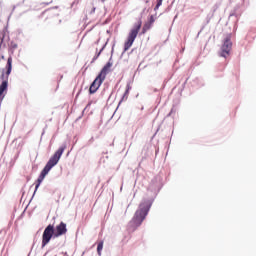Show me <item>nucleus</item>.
Returning a JSON list of instances; mask_svg holds the SVG:
<instances>
[{
	"label": "nucleus",
	"instance_id": "nucleus-13",
	"mask_svg": "<svg viewBox=\"0 0 256 256\" xmlns=\"http://www.w3.org/2000/svg\"><path fill=\"white\" fill-rule=\"evenodd\" d=\"M150 25H153L155 23V17L150 16V20L148 21Z\"/></svg>",
	"mask_w": 256,
	"mask_h": 256
},
{
	"label": "nucleus",
	"instance_id": "nucleus-9",
	"mask_svg": "<svg viewBox=\"0 0 256 256\" xmlns=\"http://www.w3.org/2000/svg\"><path fill=\"white\" fill-rule=\"evenodd\" d=\"M151 27H153V25L150 24L149 22H146L142 28V35H145L147 33V31H149V29H151Z\"/></svg>",
	"mask_w": 256,
	"mask_h": 256
},
{
	"label": "nucleus",
	"instance_id": "nucleus-6",
	"mask_svg": "<svg viewBox=\"0 0 256 256\" xmlns=\"http://www.w3.org/2000/svg\"><path fill=\"white\" fill-rule=\"evenodd\" d=\"M233 48V43L231 42V34H228L224 40V43L221 47L220 57L227 59L231 54V49Z\"/></svg>",
	"mask_w": 256,
	"mask_h": 256
},
{
	"label": "nucleus",
	"instance_id": "nucleus-14",
	"mask_svg": "<svg viewBox=\"0 0 256 256\" xmlns=\"http://www.w3.org/2000/svg\"><path fill=\"white\" fill-rule=\"evenodd\" d=\"M127 95H129V89H127V90L125 91V93H124V95H123V97H122L120 103L123 102V99H125V97H127Z\"/></svg>",
	"mask_w": 256,
	"mask_h": 256
},
{
	"label": "nucleus",
	"instance_id": "nucleus-15",
	"mask_svg": "<svg viewBox=\"0 0 256 256\" xmlns=\"http://www.w3.org/2000/svg\"><path fill=\"white\" fill-rule=\"evenodd\" d=\"M103 51V49H101L98 53H97V55L94 57V61H95V59H99V56L101 55V52Z\"/></svg>",
	"mask_w": 256,
	"mask_h": 256
},
{
	"label": "nucleus",
	"instance_id": "nucleus-8",
	"mask_svg": "<svg viewBox=\"0 0 256 256\" xmlns=\"http://www.w3.org/2000/svg\"><path fill=\"white\" fill-rule=\"evenodd\" d=\"M111 67H113V63L108 62L100 71V73L98 74V77L102 78L105 80V78L107 77V74L109 73V71L111 70Z\"/></svg>",
	"mask_w": 256,
	"mask_h": 256
},
{
	"label": "nucleus",
	"instance_id": "nucleus-3",
	"mask_svg": "<svg viewBox=\"0 0 256 256\" xmlns=\"http://www.w3.org/2000/svg\"><path fill=\"white\" fill-rule=\"evenodd\" d=\"M12 63L13 58L9 57L6 65V76L5 70H3L1 74L2 83L0 85V101H3V99H5V93H7V89L9 87V75H11V71L13 69Z\"/></svg>",
	"mask_w": 256,
	"mask_h": 256
},
{
	"label": "nucleus",
	"instance_id": "nucleus-2",
	"mask_svg": "<svg viewBox=\"0 0 256 256\" xmlns=\"http://www.w3.org/2000/svg\"><path fill=\"white\" fill-rule=\"evenodd\" d=\"M67 234V224L64 222H61L59 225L53 226V225H48L43 234H42V247H45L49 245V241L53 238V235L56 237H61V235H66Z\"/></svg>",
	"mask_w": 256,
	"mask_h": 256
},
{
	"label": "nucleus",
	"instance_id": "nucleus-4",
	"mask_svg": "<svg viewBox=\"0 0 256 256\" xmlns=\"http://www.w3.org/2000/svg\"><path fill=\"white\" fill-rule=\"evenodd\" d=\"M148 213L149 206L145 203L140 204L139 209L135 212L133 219L130 221V225L135 228L140 227Z\"/></svg>",
	"mask_w": 256,
	"mask_h": 256
},
{
	"label": "nucleus",
	"instance_id": "nucleus-11",
	"mask_svg": "<svg viewBox=\"0 0 256 256\" xmlns=\"http://www.w3.org/2000/svg\"><path fill=\"white\" fill-rule=\"evenodd\" d=\"M163 5V0H157V4L154 8V11H157Z\"/></svg>",
	"mask_w": 256,
	"mask_h": 256
},
{
	"label": "nucleus",
	"instance_id": "nucleus-5",
	"mask_svg": "<svg viewBox=\"0 0 256 256\" xmlns=\"http://www.w3.org/2000/svg\"><path fill=\"white\" fill-rule=\"evenodd\" d=\"M143 22L138 21L134 28H132L128 34L127 40L124 43V50L123 53H127L131 47H133V43H135V39H137V35H139V31H141V26Z\"/></svg>",
	"mask_w": 256,
	"mask_h": 256
},
{
	"label": "nucleus",
	"instance_id": "nucleus-7",
	"mask_svg": "<svg viewBox=\"0 0 256 256\" xmlns=\"http://www.w3.org/2000/svg\"><path fill=\"white\" fill-rule=\"evenodd\" d=\"M105 80L99 76H97L95 78V80L92 82V84L90 85V88H89V93L91 95H93L94 93H97V91L99 90V87H101V85H103V82Z\"/></svg>",
	"mask_w": 256,
	"mask_h": 256
},
{
	"label": "nucleus",
	"instance_id": "nucleus-1",
	"mask_svg": "<svg viewBox=\"0 0 256 256\" xmlns=\"http://www.w3.org/2000/svg\"><path fill=\"white\" fill-rule=\"evenodd\" d=\"M65 149H67V146H61L54 154L53 156H51V158L49 159V161L47 162V164L45 165V167L43 168V170L41 171L38 179L36 180V186H35V191L34 193H37V189H39V187L41 186V183H43V179H45V177H47L49 171H51V169H53V167H55V165H57V163H59V160L61 159V156L63 155V153L65 152Z\"/></svg>",
	"mask_w": 256,
	"mask_h": 256
},
{
	"label": "nucleus",
	"instance_id": "nucleus-10",
	"mask_svg": "<svg viewBox=\"0 0 256 256\" xmlns=\"http://www.w3.org/2000/svg\"><path fill=\"white\" fill-rule=\"evenodd\" d=\"M101 251H103V241H100L97 246V253L101 256Z\"/></svg>",
	"mask_w": 256,
	"mask_h": 256
},
{
	"label": "nucleus",
	"instance_id": "nucleus-12",
	"mask_svg": "<svg viewBox=\"0 0 256 256\" xmlns=\"http://www.w3.org/2000/svg\"><path fill=\"white\" fill-rule=\"evenodd\" d=\"M3 39H5V31H0V47L3 45Z\"/></svg>",
	"mask_w": 256,
	"mask_h": 256
},
{
	"label": "nucleus",
	"instance_id": "nucleus-16",
	"mask_svg": "<svg viewBox=\"0 0 256 256\" xmlns=\"http://www.w3.org/2000/svg\"><path fill=\"white\" fill-rule=\"evenodd\" d=\"M92 13H95V7L92 8Z\"/></svg>",
	"mask_w": 256,
	"mask_h": 256
}]
</instances>
